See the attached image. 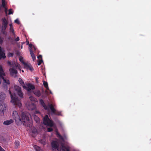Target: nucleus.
Masks as SVG:
<instances>
[{"instance_id":"nucleus-1","label":"nucleus","mask_w":151,"mask_h":151,"mask_svg":"<svg viewBox=\"0 0 151 151\" xmlns=\"http://www.w3.org/2000/svg\"><path fill=\"white\" fill-rule=\"evenodd\" d=\"M14 88L15 92H14L13 94L12 93L10 88L9 90V93L11 96L12 99L11 102L14 105H17L19 107H20L22 106V104L21 103L20 100L17 96L15 92H16L18 95L21 98L23 97V93L21 91V88L19 86L15 85Z\"/></svg>"},{"instance_id":"nucleus-2","label":"nucleus","mask_w":151,"mask_h":151,"mask_svg":"<svg viewBox=\"0 0 151 151\" xmlns=\"http://www.w3.org/2000/svg\"><path fill=\"white\" fill-rule=\"evenodd\" d=\"M5 76V74L4 71L2 66L0 65V84L1 83V79L3 81V87L6 89H7L6 85H9L10 82L9 79L8 78H4V76Z\"/></svg>"},{"instance_id":"nucleus-3","label":"nucleus","mask_w":151,"mask_h":151,"mask_svg":"<svg viewBox=\"0 0 151 151\" xmlns=\"http://www.w3.org/2000/svg\"><path fill=\"white\" fill-rule=\"evenodd\" d=\"M29 116L30 114L27 112H24L22 113L20 117L21 122L20 123H22L24 126H28L27 123L29 120Z\"/></svg>"},{"instance_id":"nucleus-4","label":"nucleus","mask_w":151,"mask_h":151,"mask_svg":"<svg viewBox=\"0 0 151 151\" xmlns=\"http://www.w3.org/2000/svg\"><path fill=\"white\" fill-rule=\"evenodd\" d=\"M43 123L45 125L51 127L53 126L54 125L53 122L49 119L47 115H46L43 118Z\"/></svg>"},{"instance_id":"nucleus-5","label":"nucleus","mask_w":151,"mask_h":151,"mask_svg":"<svg viewBox=\"0 0 151 151\" xmlns=\"http://www.w3.org/2000/svg\"><path fill=\"white\" fill-rule=\"evenodd\" d=\"M1 20L2 22L1 32L4 35L6 33V30L7 28V25L8 24V22L5 17L2 18Z\"/></svg>"},{"instance_id":"nucleus-6","label":"nucleus","mask_w":151,"mask_h":151,"mask_svg":"<svg viewBox=\"0 0 151 151\" xmlns=\"http://www.w3.org/2000/svg\"><path fill=\"white\" fill-rule=\"evenodd\" d=\"M12 117L17 123H20L21 122L20 117L19 115L17 112L16 111H13L12 112Z\"/></svg>"},{"instance_id":"nucleus-7","label":"nucleus","mask_w":151,"mask_h":151,"mask_svg":"<svg viewBox=\"0 0 151 151\" xmlns=\"http://www.w3.org/2000/svg\"><path fill=\"white\" fill-rule=\"evenodd\" d=\"M10 75L14 78H16L17 77V74L18 71L15 67H13L12 68H10L9 69Z\"/></svg>"},{"instance_id":"nucleus-8","label":"nucleus","mask_w":151,"mask_h":151,"mask_svg":"<svg viewBox=\"0 0 151 151\" xmlns=\"http://www.w3.org/2000/svg\"><path fill=\"white\" fill-rule=\"evenodd\" d=\"M6 107V105L3 102H1L0 103V114L1 115L4 114V110H5Z\"/></svg>"},{"instance_id":"nucleus-9","label":"nucleus","mask_w":151,"mask_h":151,"mask_svg":"<svg viewBox=\"0 0 151 151\" xmlns=\"http://www.w3.org/2000/svg\"><path fill=\"white\" fill-rule=\"evenodd\" d=\"M27 86L24 85L23 86L24 88L27 90V91H30L31 90L35 89V86L31 83H28L27 84Z\"/></svg>"},{"instance_id":"nucleus-10","label":"nucleus","mask_w":151,"mask_h":151,"mask_svg":"<svg viewBox=\"0 0 151 151\" xmlns=\"http://www.w3.org/2000/svg\"><path fill=\"white\" fill-rule=\"evenodd\" d=\"M51 145L53 149H56L57 150H60L61 149L59 147V144L56 141H53L51 142Z\"/></svg>"},{"instance_id":"nucleus-11","label":"nucleus","mask_w":151,"mask_h":151,"mask_svg":"<svg viewBox=\"0 0 151 151\" xmlns=\"http://www.w3.org/2000/svg\"><path fill=\"white\" fill-rule=\"evenodd\" d=\"M24 67L27 70H29L31 71L33 70V68L31 65H29L24 62H23Z\"/></svg>"},{"instance_id":"nucleus-12","label":"nucleus","mask_w":151,"mask_h":151,"mask_svg":"<svg viewBox=\"0 0 151 151\" xmlns=\"http://www.w3.org/2000/svg\"><path fill=\"white\" fill-rule=\"evenodd\" d=\"M6 57L4 51H3L1 47H0V60L1 59H4Z\"/></svg>"},{"instance_id":"nucleus-13","label":"nucleus","mask_w":151,"mask_h":151,"mask_svg":"<svg viewBox=\"0 0 151 151\" xmlns=\"http://www.w3.org/2000/svg\"><path fill=\"white\" fill-rule=\"evenodd\" d=\"M6 97V94L3 92L0 93V103L4 102V100Z\"/></svg>"},{"instance_id":"nucleus-14","label":"nucleus","mask_w":151,"mask_h":151,"mask_svg":"<svg viewBox=\"0 0 151 151\" xmlns=\"http://www.w3.org/2000/svg\"><path fill=\"white\" fill-rule=\"evenodd\" d=\"M40 102L45 110H47L48 109V107L45 105L43 100L42 99H40L39 100Z\"/></svg>"},{"instance_id":"nucleus-15","label":"nucleus","mask_w":151,"mask_h":151,"mask_svg":"<svg viewBox=\"0 0 151 151\" xmlns=\"http://www.w3.org/2000/svg\"><path fill=\"white\" fill-rule=\"evenodd\" d=\"M14 121L12 119H11L5 121L3 124L5 125H8L12 123Z\"/></svg>"},{"instance_id":"nucleus-16","label":"nucleus","mask_w":151,"mask_h":151,"mask_svg":"<svg viewBox=\"0 0 151 151\" xmlns=\"http://www.w3.org/2000/svg\"><path fill=\"white\" fill-rule=\"evenodd\" d=\"M33 93L37 97H39L41 95V93L40 91L38 90H37L33 91Z\"/></svg>"},{"instance_id":"nucleus-17","label":"nucleus","mask_w":151,"mask_h":151,"mask_svg":"<svg viewBox=\"0 0 151 151\" xmlns=\"http://www.w3.org/2000/svg\"><path fill=\"white\" fill-rule=\"evenodd\" d=\"M29 51L30 52V54L31 55L32 58L33 60L34 61L36 59V57L35 56L34 53L32 49H29Z\"/></svg>"},{"instance_id":"nucleus-18","label":"nucleus","mask_w":151,"mask_h":151,"mask_svg":"<svg viewBox=\"0 0 151 151\" xmlns=\"http://www.w3.org/2000/svg\"><path fill=\"white\" fill-rule=\"evenodd\" d=\"M48 106L49 108L51 110V112L53 113H55V111H56L55 109L54 108L53 105L52 104H49Z\"/></svg>"},{"instance_id":"nucleus-19","label":"nucleus","mask_w":151,"mask_h":151,"mask_svg":"<svg viewBox=\"0 0 151 151\" xmlns=\"http://www.w3.org/2000/svg\"><path fill=\"white\" fill-rule=\"evenodd\" d=\"M61 146L62 151H70L69 149L65 147L64 145H62Z\"/></svg>"},{"instance_id":"nucleus-20","label":"nucleus","mask_w":151,"mask_h":151,"mask_svg":"<svg viewBox=\"0 0 151 151\" xmlns=\"http://www.w3.org/2000/svg\"><path fill=\"white\" fill-rule=\"evenodd\" d=\"M43 84L44 87L47 90H49L48 86V84L47 82H45V81H43Z\"/></svg>"},{"instance_id":"nucleus-21","label":"nucleus","mask_w":151,"mask_h":151,"mask_svg":"<svg viewBox=\"0 0 151 151\" xmlns=\"http://www.w3.org/2000/svg\"><path fill=\"white\" fill-rule=\"evenodd\" d=\"M34 119L37 123L40 122V119L38 116L35 115L34 116Z\"/></svg>"},{"instance_id":"nucleus-22","label":"nucleus","mask_w":151,"mask_h":151,"mask_svg":"<svg viewBox=\"0 0 151 151\" xmlns=\"http://www.w3.org/2000/svg\"><path fill=\"white\" fill-rule=\"evenodd\" d=\"M18 81L20 83L22 86L23 87L24 85H25L24 82L20 78H19Z\"/></svg>"},{"instance_id":"nucleus-23","label":"nucleus","mask_w":151,"mask_h":151,"mask_svg":"<svg viewBox=\"0 0 151 151\" xmlns=\"http://www.w3.org/2000/svg\"><path fill=\"white\" fill-rule=\"evenodd\" d=\"M1 3L2 4L1 6V7H3V8H5L6 7V2L5 0L4 1H1Z\"/></svg>"},{"instance_id":"nucleus-24","label":"nucleus","mask_w":151,"mask_h":151,"mask_svg":"<svg viewBox=\"0 0 151 151\" xmlns=\"http://www.w3.org/2000/svg\"><path fill=\"white\" fill-rule=\"evenodd\" d=\"M36 151H42L40 148L39 147L35 146L34 147Z\"/></svg>"},{"instance_id":"nucleus-25","label":"nucleus","mask_w":151,"mask_h":151,"mask_svg":"<svg viewBox=\"0 0 151 151\" xmlns=\"http://www.w3.org/2000/svg\"><path fill=\"white\" fill-rule=\"evenodd\" d=\"M58 135V137L61 139L62 140H63L64 139L63 137L58 132L57 134Z\"/></svg>"},{"instance_id":"nucleus-26","label":"nucleus","mask_w":151,"mask_h":151,"mask_svg":"<svg viewBox=\"0 0 151 151\" xmlns=\"http://www.w3.org/2000/svg\"><path fill=\"white\" fill-rule=\"evenodd\" d=\"M53 114L55 115L59 116L61 115V112H60L56 110L55 111V113H53Z\"/></svg>"},{"instance_id":"nucleus-27","label":"nucleus","mask_w":151,"mask_h":151,"mask_svg":"<svg viewBox=\"0 0 151 151\" xmlns=\"http://www.w3.org/2000/svg\"><path fill=\"white\" fill-rule=\"evenodd\" d=\"M14 144L16 146L18 147L19 145V142L18 141H16L14 142Z\"/></svg>"},{"instance_id":"nucleus-28","label":"nucleus","mask_w":151,"mask_h":151,"mask_svg":"<svg viewBox=\"0 0 151 151\" xmlns=\"http://www.w3.org/2000/svg\"><path fill=\"white\" fill-rule=\"evenodd\" d=\"M10 32H11L13 34V35H15V33H14V28L13 27V28H10Z\"/></svg>"},{"instance_id":"nucleus-29","label":"nucleus","mask_w":151,"mask_h":151,"mask_svg":"<svg viewBox=\"0 0 151 151\" xmlns=\"http://www.w3.org/2000/svg\"><path fill=\"white\" fill-rule=\"evenodd\" d=\"M14 55V53L12 52H9L8 54V56L9 57H12Z\"/></svg>"},{"instance_id":"nucleus-30","label":"nucleus","mask_w":151,"mask_h":151,"mask_svg":"<svg viewBox=\"0 0 151 151\" xmlns=\"http://www.w3.org/2000/svg\"><path fill=\"white\" fill-rule=\"evenodd\" d=\"M9 13L8 14L10 15L11 14H13V12L12 11V9H10L9 10Z\"/></svg>"},{"instance_id":"nucleus-31","label":"nucleus","mask_w":151,"mask_h":151,"mask_svg":"<svg viewBox=\"0 0 151 151\" xmlns=\"http://www.w3.org/2000/svg\"><path fill=\"white\" fill-rule=\"evenodd\" d=\"M53 130V129L51 127L48 128L47 129V131L48 132H50Z\"/></svg>"},{"instance_id":"nucleus-32","label":"nucleus","mask_w":151,"mask_h":151,"mask_svg":"<svg viewBox=\"0 0 151 151\" xmlns=\"http://www.w3.org/2000/svg\"><path fill=\"white\" fill-rule=\"evenodd\" d=\"M4 39L0 37V44H2L3 42Z\"/></svg>"},{"instance_id":"nucleus-33","label":"nucleus","mask_w":151,"mask_h":151,"mask_svg":"<svg viewBox=\"0 0 151 151\" xmlns=\"http://www.w3.org/2000/svg\"><path fill=\"white\" fill-rule=\"evenodd\" d=\"M29 99H30V100L32 101H35V98L32 96L30 97Z\"/></svg>"},{"instance_id":"nucleus-34","label":"nucleus","mask_w":151,"mask_h":151,"mask_svg":"<svg viewBox=\"0 0 151 151\" xmlns=\"http://www.w3.org/2000/svg\"><path fill=\"white\" fill-rule=\"evenodd\" d=\"M4 11L5 12V13L6 14V15H7V8L6 7L5 8H4Z\"/></svg>"},{"instance_id":"nucleus-35","label":"nucleus","mask_w":151,"mask_h":151,"mask_svg":"<svg viewBox=\"0 0 151 151\" xmlns=\"http://www.w3.org/2000/svg\"><path fill=\"white\" fill-rule=\"evenodd\" d=\"M14 22L15 23H16L18 24H19V22L18 19H15L14 20Z\"/></svg>"},{"instance_id":"nucleus-36","label":"nucleus","mask_w":151,"mask_h":151,"mask_svg":"<svg viewBox=\"0 0 151 151\" xmlns=\"http://www.w3.org/2000/svg\"><path fill=\"white\" fill-rule=\"evenodd\" d=\"M42 60H39L38 61V65H40L42 63Z\"/></svg>"},{"instance_id":"nucleus-37","label":"nucleus","mask_w":151,"mask_h":151,"mask_svg":"<svg viewBox=\"0 0 151 151\" xmlns=\"http://www.w3.org/2000/svg\"><path fill=\"white\" fill-rule=\"evenodd\" d=\"M29 47H30V49H32V47H33V45H32L31 44H29Z\"/></svg>"},{"instance_id":"nucleus-38","label":"nucleus","mask_w":151,"mask_h":151,"mask_svg":"<svg viewBox=\"0 0 151 151\" xmlns=\"http://www.w3.org/2000/svg\"><path fill=\"white\" fill-rule=\"evenodd\" d=\"M7 63V64H8V65H9L11 66H12V63H11L10 61H8Z\"/></svg>"},{"instance_id":"nucleus-39","label":"nucleus","mask_w":151,"mask_h":151,"mask_svg":"<svg viewBox=\"0 0 151 151\" xmlns=\"http://www.w3.org/2000/svg\"><path fill=\"white\" fill-rule=\"evenodd\" d=\"M15 41H18L19 40V37H17L15 40Z\"/></svg>"},{"instance_id":"nucleus-40","label":"nucleus","mask_w":151,"mask_h":151,"mask_svg":"<svg viewBox=\"0 0 151 151\" xmlns=\"http://www.w3.org/2000/svg\"><path fill=\"white\" fill-rule=\"evenodd\" d=\"M9 26H10V28H13V26H12V24H9Z\"/></svg>"},{"instance_id":"nucleus-41","label":"nucleus","mask_w":151,"mask_h":151,"mask_svg":"<svg viewBox=\"0 0 151 151\" xmlns=\"http://www.w3.org/2000/svg\"><path fill=\"white\" fill-rule=\"evenodd\" d=\"M42 58V56L41 55H40L37 57V58L38 59H39L40 58Z\"/></svg>"},{"instance_id":"nucleus-42","label":"nucleus","mask_w":151,"mask_h":151,"mask_svg":"<svg viewBox=\"0 0 151 151\" xmlns=\"http://www.w3.org/2000/svg\"><path fill=\"white\" fill-rule=\"evenodd\" d=\"M19 60H20V61L21 62H22V63H23V62H24L23 61V60H22V58H19Z\"/></svg>"},{"instance_id":"nucleus-43","label":"nucleus","mask_w":151,"mask_h":151,"mask_svg":"<svg viewBox=\"0 0 151 151\" xmlns=\"http://www.w3.org/2000/svg\"><path fill=\"white\" fill-rule=\"evenodd\" d=\"M0 151H5L3 148L0 149Z\"/></svg>"},{"instance_id":"nucleus-44","label":"nucleus","mask_w":151,"mask_h":151,"mask_svg":"<svg viewBox=\"0 0 151 151\" xmlns=\"http://www.w3.org/2000/svg\"><path fill=\"white\" fill-rule=\"evenodd\" d=\"M26 42H27V45H29V41H28L27 40Z\"/></svg>"},{"instance_id":"nucleus-45","label":"nucleus","mask_w":151,"mask_h":151,"mask_svg":"<svg viewBox=\"0 0 151 151\" xmlns=\"http://www.w3.org/2000/svg\"><path fill=\"white\" fill-rule=\"evenodd\" d=\"M33 47L34 48V50H36V48L35 47V46H33Z\"/></svg>"},{"instance_id":"nucleus-46","label":"nucleus","mask_w":151,"mask_h":151,"mask_svg":"<svg viewBox=\"0 0 151 151\" xmlns=\"http://www.w3.org/2000/svg\"><path fill=\"white\" fill-rule=\"evenodd\" d=\"M42 98H43V97H44V96H43V95H42Z\"/></svg>"},{"instance_id":"nucleus-47","label":"nucleus","mask_w":151,"mask_h":151,"mask_svg":"<svg viewBox=\"0 0 151 151\" xmlns=\"http://www.w3.org/2000/svg\"><path fill=\"white\" fill-rule=\"evenodd\" d=\"M50 93H52L51 91H50Z\"/></svg>"},{"instance_id":"nucleus-48","label":"nucleus","mask_w":151,"mask_h":151,"mask_svg":"<svg viewBox=\"0 0 151 151\" xmlns=\"http://www.w3.org/2000/svg\"><path fill=\"white\" fill-rule=\"evenodd\" d=\"M22 72H24V70H22Z\"/></svg>"},{"instance_id":"nucleus-49","label":"nucleus","mask_w":151,"mask_h":151,"mask_svg":"<svg viewBox=\"0 0 151 151\" xmlns=\"http://www.w3.org/2000/svg\"><path fill=\"white\" fill-rule=\"evenodd\" d=\"M21 48H22V45L21 46Z\"/></svg>"},{"instance_id":"nucleus-50","label":"nucleus","mask_w":151,"mask_h":151,"mask_svg":"<svg viewBox=\"0 0 151 151\" xmlns=\"http://www.w3.org/2000/svg\"><path fill=\"white\" fill-rule=\"evenodd\" d=\"M47 91H45V92H46Z\"/></svg>"}]
</instances>
